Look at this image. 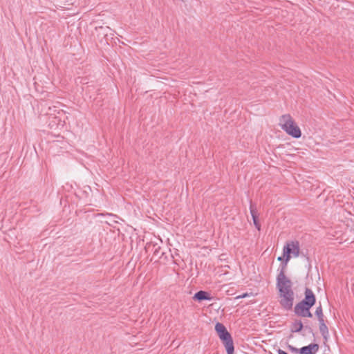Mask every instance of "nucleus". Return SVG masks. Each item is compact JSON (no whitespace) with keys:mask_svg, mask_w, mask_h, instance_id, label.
<instances>
[{"mask_svg":"<svg viewBox=\"0 0 354 354\" xmlns=\"http://www.w3.org/2000/svg\"><path fill=\"white\" fill-rule=\"evenodd\" d=\"M316 302V297L312 290L306 288L304 292V298L301 301L297 303L295 306V313L302 317L311 318L313 314L310 313V309L313 307Z\"/></svg>","mask_w":354,"mask_h":354,"instance_id":"nucleus-2","label":"nucleus"},{"mask_svg":"<svg viewBox=\"0 0 354 354\" xmlns=\"http://www.w3.org/2000/svg\"><path fill=\"white\" fill-rule=\"evenodd\" d=\"M248 296H249V294L246 292V293H243L242 295H238L237 297H236L235 299H239L245 298Z\"/></svg>","mask_w":354,"mask_h":354,"instance_id":"nucleus-13","label":"nucleus"},{"mask_svg":"<svg viewBox=\"0 0 354 354\" xmlns=\"http://www.w3.org/2000/svg\"><path fill=\"white\" fill-rule=\"evenodd\" d=\"M303 328V324L301 320H296L292 323L291 330L293 333H298Z\"/></svg>","mask_w":354,"mask_h":354,"instance_id":"nucleus-10","label":"nucleus"},{"mask_svg":"<svg viewBox=\"0 0 354 354\" xmlns=\"http://www.w3.org/2000/svg\"><path fill=\"white\" fill-rule=\"evenodd\" d=\"M280 125L288 135L294 138H299L301 136L299 127L295 123L289 114L283 115L280 118Z\"/></svg>","mask_w":354,"mask_h":354,"instance_id":"nucleus-5","label":"nucleus"},{"mask_svg":"<svg viewBox=\"0 0 354 354\" xmlns=\"http://www.w3.org/2000/svg\"><path fill=\"white\" fill-rule=\"evenodd\" d=\"M289 348H290V350L292 351L297 352L298 351L297 348H295L292 347V346H289Z\"/></svg>","mask_w":354,"mask_h":354,"instance_id":"nucleus-17","label":"nucleus"},{"mask_svg":"<svg viewBox=\"0 0 354 354\" xmlns=\"http://www.w3.org/2000/svg\"><path fill=\"white\" fill-rule=\"evenodd\" d=\"M283 258H284L283 257H279L277 260L279 261H282Z\"/></svg>","mask_w":354,"mask_h":354,"instance_id":"nucleus-18","label":"nucleus"},{"mask_svg":"<svg viewBox=\"0 0 354 354\" xmlns=\"http://www.w3.org/2000/svg\"><path fill=\"white\" fill-rule=\"evenodd\" d=\"M315 314L317 317V318L324 317L323 310L321 304L317 307Z\"/></svg>","mask_w":354,"mask_h":354,"instance_id":"nucleus-12","label":"nucleus"},{"mask_svg":"<svg viewBox=\"0 0 354 354\" xmlns=\"http://www.w3.org/2000/svg\"><path fill=\"white\" fill-rule=\"evenodd\" d=\"M250 212L252 218V221L254 223V225L255 227L260 231L261 230V225L259 223L258 221V216H257V209L254 207V205L252 204V201H250Z\"/></svg>","mask_w":354,"mask_h":354,"instance_id":"nucleus-7","label":"nucleus"},{"mask_svg":"<svg viewBox=\"0 0 354 354\" xmlns=\"http://www.w3.org/2000/svg\"><path fill=\"white\" fill-rule=\"evenodd\" d=\"M97 30L100 31V34H102L104 35L106 42L107 37L110 36L111 37L113 35V30L109 26H100L97 28Z\"/></svg>","mask_w":354,"mask_h":354,"instance_id":"nucleus-9","label":"nucleus"},{"mask_svg":"<svg viewBox=\"0 0 354 354\" xmlns=\"http://www.w3.org/2000/svg\"><path fill=\"white\" fill-rule=\"evenodd\" d=\"M278 354H288V353L283 350L279 349Z\"/></svg>","mask_w":354,"mask_h":354,"instance_id":"nucleus-16","label":"nucleus"},{"mask_svg":"<svg viewBox=\"0 0 354 354\" xmlns=\"http://www.w3.org/2000/svg\"><path fill=\"white\" fill-rule=\"evenodd\" d=\"M215 330L223 343L227 354H234V347L233 339L225 326L223 324L217 322L215 325Z\"/></svg>","mask_w":354,"mask_h":354,"instance_id":"nucleus-4","label":"nucleus"},{"mask_svg":"<svg viewBox=\"0 0 354 354\" xmlns=\"http://www.w3.org/2000/svg\"><path fill=\"white\" fill-rule=\"evenodd\" d=\"M277 288L279 290L281 306L286 310L292 309L294 301V292L292 290V282L283 271L278 272L277 276Z\"/></svg>","mask_w":354,"mask_h":354,"instance_id":"nucleus-1","label":"nucleus"},{"mask_svg":"<svg viewBox=\"0 0 354 354\" xmlns=\"http://www.w3.org/2000/svg\"><path fill=\"white\" fill-rule=\"evenodd\" d=\"M153 248H154V254H156L158 252L159 250H160V246H157V245H153Z\"/></svg>","mask_w":354,"mask_h":354,"instance_id":"nucleus-15","label":"nucleus"},{"mask_svg":"<svg viewBox=\"0 0 354 354\" xmlns=\"http://www.w3.org/2000/svg\"><path fill=\"white\" fill-rule=\"evenodd\" d=\"M300 248L299 243L297 241H290L287 243L283 248V257H285V262L281 263L278 268V272L283 271V273L286 272L287 263L291 258V254L294 257H297L299 255Z\"/></svg>","mask_w":354,"mask_h":354,"instance_id":"nucleus-3","label":"nucleus"},{"mask_svg":"<svg viewBox=\"0 0 354 354\" xmlns=\"http://www.w3.org/2000/svg\"><path fill=\"white\" fill-rule=\"evenodd\" d=\"M194 300L198 301H211L212 299V297L209 295V294L203 290H200L196 292L193 297Z\"/></svg>","mask_w":354,"mask_h":354,"instance_id":"nucleus-8","label":"nucleus"},{"mask_svg":"<svg viewBox=\"0 0 354 354\" xmlns=\"http://www.w3.org/2000/svg\"><path fill=\"white\" fill-rule=\"evenodd\" d=\"M319 350L317 344H310L308 346L301 347L299 349L300 354H315Z\"/></svg>","mask_w":354,"mask_h":354,"instance_id":"nucleus-6","label":"nucleus"},{"mask_svg":"<svg viewBox=\"0 0 354 354\" xmlns=\"http://www.w3.org/2000/svg\"><path fill=\"white\" fill-rule=\"evenodd\" d=\"M319 330L324 339L327 341L329 337V331L326 324L324 326H319Z\"/></svg>","mask_w":354,"mask_h":354,"instance_id":"nucleus-11","label":"nucleus"},{"mask_svg":"<svg viewBox=\"0 0 354 354\" xmlns=\"http://www.w3.org/2000/svg\"><path fill=\"white\" fill-rule=\"evenodd\" d=\"M318 321H319V326H324V325H326L324 319V317L318 318Z\"/></svg>","mask_w":354,"mask_h":354,"instance_id":"nucleus-14","label":"nucleus"}]
</instances>
